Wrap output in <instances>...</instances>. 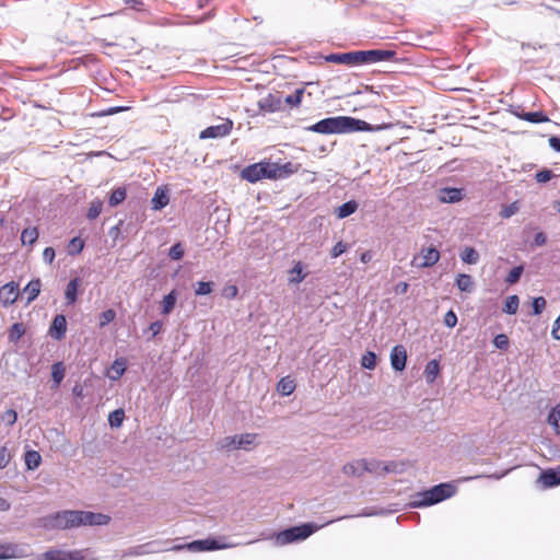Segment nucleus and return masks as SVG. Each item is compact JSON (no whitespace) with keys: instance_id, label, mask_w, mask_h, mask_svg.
<instances>
[{"instance_id":"6ab92c4d","label":"nucleus","mask_w":560,"mask_h":560,"mask_svg":"<svg viewBox=\"0 0 560 560\" xmlns=\"http://www.w3.org/2000/svg\"><path fill=\"white\" fill-rule=\"evenodd\" d=\"M462 198L463 192L458 188H443L440 192V200L442 202L454 203L460 201Z\"/></svg>"},{"instance_id":"79ce46f5","label":"nucleus","mask_w":560,"mask_h":560,"mask_svg":"<svg viewBox=\"0 0 560 560\" xmlns=\"http://www.w3.org/2000/svg\"><path fill=\"white\" fill-rule=\"evenodd\" d=\"M361 364L364 369L374 370L376 365V354L372 351H366L362 355Z\"/></svg>"},{"instance_id":"6e6552de","label":"nucleus","mask_w":560,"mask_h":560,"mask_svg":"<svg viewBox=\"0 0 560 560\" xmlns=\"http://www.w3.org/2000/svg\"><path fill=\"white\" fill-rule=\"evenodd\" d=\"M31 555V548L27 544H0V560L22 559Z\"/></svg>"},{"instance_id":"4468645a","label":"nucleus","mask_w":560,"mask_h":560,"mask_svg":"<svg viewBox=\"0 0 560 560\" xmlns=\"http://www.w3.org/2000/svg\"><path fill=\"white\" fill-rule=\"evenodd\" d=\"M537 482L541 483L542 488H552L560 485V466L557 468H548L539 475Z\"/></svg>"},{"instance_id":"cd10ccee","label":"nucleus","mask_w":560,"mask_h":560,"mask_svg":"<svg viewBox=\"0 0 560 560\" xmlns=\"http://www.w3.org/2000/svg\"><path fill=\"white\" fill-rule=\"evenodd\" d=\"M177 298H178V294L176 292V290H172L168 294H166L164 298H163V301H162V314L163 315H168L176 302H177Z\"/></svg>"},{"instance_id":"f03ea898","label":"nucleus","mask_w":560,"mask_h":560,"mask_svg":"<svg viewBox=\"0 0 560 560\" xmlns=\"http://www.w3.org/2000/svg\"><path fill=\"white\" fill-rule=\"evenodd\" d=\"M306 130L322 135H334L355 131H372L374 128L372 125L361 119L350 116H336L324 118L316 124L306 127Z\"/></svg>"},{"instance_id":"7ed1b4c3","label":"nucleus","mask_w":560,"mask_h":560,"mask_svg":"<svg viewBox=\"0 0 560 560\" xmlns=\"http://www.w3.org/2000/svg\"><path fill=\"white\" fill-rule=\"evenodd\" d=\"M456 489L451 483H440L429 490L418 492L413 495L410 506L424 508L440 503L454 495Z\"/></svg>"},{"instance_id":"72a5a7b5","label":"nucleus","mask_w":560,"mask_h":560,"mask_svg":"<svg viewBox=\"0 0 560 560\" xmlns=\"http://www.w3.org/2000/svg\"><path fill=\"white\" fill-rule=\"evenodd\" d=\"M38 238V231L36 228H27L22 231L21 242L23 245H33Z\"/></svg>"},{"instance_id":"5fc2aeb1","label":"nucleus","mask_w":560,"mask_h":560,"mask_svg":"<svg viewBox=\"0 0 560 560\" xmlns=\"http://www.w3.org/2000/svg\"><path fill=\"white\" fill-rule=\"evenodd\" d=\"M518 211V206L516 202H512L511 205L504 207L501 212H500V215L504 219H508V218H511L512 215H514L516 212Z\"/></svg>"},{"instance_id":"13d9d810","label":"nucleus","mask_w":560,"mask_h":560,"mask_svg":"<svg viewBox=\"0 0 560 560\" xmlns=\"http://www.w3.org/2000/svg\"><path fill=\"white\" fill-rule=\"evenodd\" d=\"M348 249L347 244H345L342 241L338 242L331 249V257L337 258L340 255H342Z\"/></svg>"},{"instance_id":"412c9836","label":"nucleus","mask_w":560,"mask_h":560,"mask_svg":"<svg viewBox=\"0 0 560 560\" xmlns=\"http://www.w3.org/2000/svg\"><path fill=\"white\" fill-rule=\"evenodd\" d=\"M168 201L170 198L167 192L162 188H158L153 198L151 199L152 209L161 210L167 206Z\"/></svg>"},{"instance_id":"bb28decb","label":"nucleus","mask_w":560,"mask_h":560,"mask_svg":"<svg viewBox=\"0 0 560 560\" xmlns=\"http://www.w3.org/2000/svg\"><path fill=\"white\" fill-rule=\"evenodd\" d=\"M515 115L518 118L529 121V122H533V124L549 121V118L542 112H529V113H522V114L515 113Z\"/></svg>"},{"instance_id":"f3484780","label":"nucleus","mask_w":560,"mask_h":560,"mask_svg":"<svg viewBox=\"0 0 560 560\" xmlns=\"http://www.w3.org/2000/svg\"><path fill=\"white\" fill-rule=\"evenodd\" d=\"M156 545H158L156 541H152V542H148V544H144V545H140V546H136V547L129 548L127 551H125L124 557L143 556V555H149V553L162 551L163 549L155 548Z\"/></svg>"},{"instance_id":"a19ab883","label":"nucleus","mask_w":560,"mask_h":560,"mask_svg":"<svg viewBox=\"0 0 560 560\" xmlns=\"http://www.w3.org/2000/svg\"><path fill=\"white\" fill-rule=\"evenodd\" d=\"M548 423L556 430L557 433H560V406H557L551 410L548 416Z\"/></svg>"},{"instance_id":"a211bd4d","label":"nucleus","mask_w":560,"mask_h":560,"mask_svg":"<svg viewBox=\"0 0 560 560\" xmlns=\"http://www.w3.org/2000/svg\"><path fill=\"white\" fill-rule=\"evenodd\" d=\"M370 63L392 60L396 56L395 50L389 49H371L368 50Z\"/></svg>"},{"instance_id":"8fccbe9b","label":"nucleus","mask_w":560,"mask_h":560,"mask_svg":"<svg viewBox=\"0 0 560 560\" xmlns=\"http://www.w3.org/2000/svg\"><path fill=\"white\" fill-rule=\"evenodd\" d=\"M83 246H84V243L80 237H73L70 241L68 252L70 255H77L82 252Z\"/></svg>"},{"instance_id":"0eeeda50","label":"nucleus","mask_w":560,"mask_h":560,"mask_svg":"<svg viewBox=\"0 0 560 560\" xmlns=\"http://www.w3.org/2000/svg\"><path fill=\"white\" fill-rule=\"evenodd\" d=\"M257 436L258 435L256 433L226 436L221 441V447L232 450H250V447L256 444Z\"/></svg>"},{"instance_id":"c03bdc74","label":"nucleus","mask_w":560,"mask_h":560,"mask_svg":"<svg viewBox=\"0 0 560 560\" xmlns=\"http://www.w3.org/2000/svg\"><path fill=\"white\" fill-rule=\"evenodd\" d=\"M213 290V282L198 281L195 285L196 295H207Z\"/></svg>"},{"instance_id":"338daca9","label":"nucleus","mask_w":560,"mask_h":560,"mask_svg":"<svg viewBox=\"0 0 560 560\" xmlns=\"http://www.w3.org/2000/svg\"><path fill=\"white\" fill-rule=\"evenodd\" d=\"M549 145L556 152H560V138L552 136L549 138Z\"/></svg>"},{"instance_id":"f8f14e48","label":"nucleus","mask_w":560,"mask_h":560,"mask_svg":"<svg viewBox=\"0 0 560 560\" xmlns=\"http://www.w3.org/2000/svg\"><path fill=\"white\" fill-rule=\"evenodd\" d=\"M66 332H67L66 316L62 314H58L54 317L52 323L49 327L48 334L52 339L60 341L65 338Z\"/></svg>"},{"instance_id":"2eb2a0df","label":"nucleus","mask_w":560,"mask_h":560,"mask_svg":"<svg viewBox=\"0 0 560 560\" xmlns=\"http://www.w3.org/2000/svg\"><path fill=\"white\" fill-rule=\"evenodd\" d=\"M407 352L402 346H395L390 351V364L395 371H402L406 368Z\"/></svg>"},{"instance_id":"1a4fd4ad","label":"nucleus","mask_w":560,"mask_h":560,"mask_svg":"<svg viewBox=\"0 0 560 560\" xmlns=\"http://www.w3.org/2000/svg\"><path fill=\"white\" fill-rule=\"evenodd\" d=\"M380 464L376 462H369L360 459L348 463L343 466V472L348 476H361L364 471L376 472Z\"/></svg>"},{"instance_id":"e433bc0d","label":"nucleus","mask_w":560,"mask_h":560,"mask_svg":"<svg viewBox=\"0 0 560 560\" xmlns=\"http://www.w3.org/2000/svg\"><path fill=\"white\" fill-rule=\"evenodd\" d=\"M520 299L517 295H510L506 298L503 312L510 315H514L518 310Z\"/></svg>"},{"instance_id":"e2e57ef3","label":"nucleus","mask_w":560,"mask_h":560,"mask_svg":"<svg viewBox=\"0 0 560 560\" xmlns=\"http://www.w3.org/2000/svg\"><path fill=\"white\" fill-rule=\"evenodd\" d=\"M551 336L553 339L560 340V315L557 317V319L553 323Z\"/></svg>"},{"instance_id":"de8ad7c7","label":"nucleus","mask_w":560,"mask_h":560,"mask_svg":"<svg viewBox=\"0 0 560 560\" xmlns=\"http://www.w3.org/2000/svg\"><path fill=\"white\" fill-rule=\"evenodd\" d=\"M185 249L182 243H175L168 250V257L172 260H179L184 257Z\"/></svg>"},{"instance_id":"69168bd1","label":"nucleus","mask_w":560,"mask_h":560,"mask_svg":"<svg viewBox=\"0 0 560 560\" xmlns=\"http://www.w3.org/2000/svg\"><path fill=\"white\" fill-rule=\"evenodd\" d=\"M547 243V236L544 232H538L534 236V244L536 246H542Z\"/></svg>"},{"instance_id":"c85d7f7f","label":"nucleus","mask_w":560,"mask_h":560,"mask_svg":"<svg viewBox=\"0 0 560 560\" xmlns=\"http://www.w3.org/2000/svg\"><path fill=\"white\" fill-rule=\"evenodd\" d=\"M456 287L462 292H471L474 290V280L471 276L459 273L456 278Z\"/></svg>"},{"instance_id":"4c0bfd02","label":"nucleus","mask_w":560,"mask_h":560,"mask_svg":"<svg viewBox=\"0 0 560 560\" xmlns=\"http://www.w3.org/2000/svg\"><path fill=\"white\" fill-rule=\"evenodd\" d=\"M291 277L289 278V281L291 283H300L305 279V273H303V266L299 261L294 265V267L290 270Z\"/></svg>"},{"instance_id":"f704fd0d","label":"nucleus","mask_w":560,"mask_h":560,"mask_svg":"<svg viewBox=\"0 0 560 560\" xmlns=\"http://www.w3.org/2000/svg\"><path fill=\"white\" fill-rule=\"evenodd\" d=\"M126 196H127L126 188L118 187V188L114 189L108 198L109 206L116 207V206L120 205L126 199Z\"/></svg>"},{"instance_id":"b1692460","label":"nucleus","mask_w":560,"mask_h":560,"mask_svg":"<svg viewBox=\"0 0 560 560\" xmlns=\"http://www.w3.org/2000/svg\"><path fill=\"white\" fill-rule=\"evenodd\" d=\"M24 462L28 470H35L42 463V456L37 451L28 450L24 454Z\"/></svg>"},{"instance_id":"680f3d73","label":"nucleus","mask_w":560,"mask_h":560,"mask_svg":"<svg viewBox=\"0 0 560 560\" xmlns=\"http://www.w3.org/2000/svg\"><path fill=\"white\" fill-rule=\"evenodd\" d=\"M113 370L115 371L116 373V376H113L114 380H117L119 378L124 372H125V363L124 362H119L118 360H116L113 364Z\"/></svg>"},{"instance_id":"ea45409f","label":"nucleus","mask_w":560,"mask_h":560,"mask_svg":"<svg viewBox=\"0 0 560 560\" xmlns=\"http://www.w3.org/2000/svg\"><path fill=\"white\" fill-rule=\"evenodd\" d=\"M125 412L122 409H116L108 416V423L112 428H119L122 424Z\"/></svg>"},{"instance_id":"4be33fe9","label":"nucleus","mask_w":560,"mask_h":560,"mask_svg":"<svg viewBox=\"0 0 560 560\" xmlns=\"http://www.w3.org/2000/svg\"><path fill=\"white\" fill-rule=\"evenodd\" d=\"M80 282L81 281L79 278H73L68 282L66 292H65L67 304L71 305L77 301Z\"/></svg>"},{"instance_id":"3c124183","label":"nucleus","mask_w":560,"mask_h":560,"mask_svg":"<svg viewBox=\"0 0 560 560\" xmlns=\"http://www.w3.org/2000/svg\"><path fill=\"white\" fill-rule=\"evenodd\" d=\"M546 299L544 296H537L533 300V315H540L546 307Z\"/></svg>"},{"instance_id":"5701e85b","label":"nucleus","mask_w":560,"mask_h":560,"mask_svg":"<svg viewBox=\"0 0 560 560\" xmlns=\"http://www.w3.org/2000/svg\"><path fill=\"white\" fill-rule=\"evenodd\" d=\"M300 167H301L300 164L292 163V162H287L284 164L278 163V170H276V171L280 175L277 176V179H283V178H287V177L298 173Z\"/></svg>"},{"instance_id":"7c9ffc66","label":"nucleus","mask_w":560,"mask_h":560,"mask_svg":"<svg viewBox=\"0 0 560 560\" xmlns=\"http://www.w3.org/2000/svg\"><path fill=\"white\" fill-rule=\"evenodd\" d=\"M440 372V364L436 360H430L424 369V376L428 383H433Z\"/></svg>"},{"instance_id":"6e6d98bb","label":"nucleus","mask_w":560,"mask_h":560,"mask_svg":"<svg viewBox=\"0 0 560 560\" xmlns=\"http://www.w3.org/2000/svg\"><path fill=\"white\" fill-rule=\"evenodd\" d=\"M443 323L448 328L455 327L457 324V315L455 314V312L452 310L446 312V314L444 315Z\"/></svg>"},{"instance_id":"774afa93","label":"nucleus","mask_w":560,"mask_h":560,"mask_svg":"<svg viewBox=\"0 0 560 560\" xmlns=\"http://www.w3.org/2000/svg\"><path fill=\"white\" fill-rule=\"evenodd\" d=\"M408 288H409V285L407 282H399L395 287V292L398 294H404L407 292Z\"/></svg>"},{"instance_id":"2f4dec72","label":"nucleus","mask_w":560,"mask_h":560,"mask_svg":"<svg viewBox=\"0 0 560 560\" xmlns=\"http://www.w3.org/2000/svg\"><path fill=\"white\" fill-rule=\"evenodd\" d=\"M25 334V327L23 323H14L8 334V338L10 342L16 343Z\"/></svg>"},{"instance_id":"f257e3e1","label":"nucleus","mask_w":560,"mask_h":560,"mask_svg":"<svg viewBox=\"0 0 560 560\" xmlns=\"http://www.w3.org/2000/svg\"><path fill=\"white\" fill-rule=\"evenodd\" d=\"M109 521L110 517L103 513L66 510L48 516L45 526L68 529L86 525H107Z\"/></svg>"},{"instance_id":"ddd939ff","label":"nucleus","mask_w":560,"mask_h":560,"mask_svg":"<svg viewBox=\"0 0 560 560\" xmlns=\"http://www.w3.org/2000/svg\"><path fill=\"white\" fill-rule=\"evenodd\" d=\"M282 96L280 94H268L258 102V107L262 112L275 113L282 107Z\"/></svg>"},{"instance_id":"c9c22d12","label":"nucleus","mask_w":560,"mask_h":560,"mask_svg":"<svg viewBox=\"0 0 560 560\" xmlns=\"http://www.w3.org/2000/svg\"><path fill=\"white\" fill-rule=\"evenodd\" d=\"M51 377L55 383L54 388L59 387L65 377V368L61 362H57L51 366Z\"/></svg>"},{"instance_id":"39448f33","label":"nucleus","mask_w":560,"mask_h":560,"mask_svg":"<svg viewBox=\"0 0 560 560\" xmlns=\"http://www.w3.org/2000/svg\"><path fill=\"white\" fill-rule=\"evenodd\" d=\"M276 170H278V163L259 162L246 166L242 171V177L249 183H256L262 178L277 179L280 174Z\"/></svg>"},{"instance_id":"423d86ee","label":"nucleus","mask_w":560,"mask_h":560,"mask_svg":"<svg viewBox=\"0 0 560 560\" xmlns=\"http://www.w3.org/2000/svg\"><path fill=\"white\" fill-rule=\"evenodd\" d=\"M237 546V544L232 542H221L219 539L215 538H207V539H199L194 540L186 545H174L168 550H183L187 549L191 552H201V551H212V550H220L225 548H232Z\"/></svg>"},{"instance_id":"9b49d317","label":"nucleus","mask_w":560,"mask_h":560,"mask_svg":"<svg viewBox=\"0 0 560 560\" xmlns=\"http://www.w3.org/2000/svg\"><path fill=\"white\" fill-rule=\"evenodd\" d=\"M19 298V287L15 282L5 283L0 288V303L8 307L16 302Z\"/></svg>"},{"instance_id":"58836bf2","label":"nucleus","mask_w":560,"mask_h":560,"mask_svg":"<svg viewBox=\"0 0 560 560\" xmlns=\"http://www.w3.org/2000/svg\"><path fill=\"white\" fill-rule=\"evenodd\" d=\"M103 201L101 199H94L91 201L89 210H88V219L95 220L102 212Z\"/></svg>"},{"instance_id":"37998d69","label":"nucleus","mask_w":560,"mask_h":560,"mask_svg":"<svg viewBox=\"0 0 560 560\" xmlns=\"http://www.w3.org/2000/svg\"><path fill=\"white\" fill-rule=\"evenodd\" d=\"M523 271H524V267L522 265L512 268L510 270L508 277L505 278V282L509 284L516 283L520 280V278L522 277Z\"/></svg>"},{"instance_id":"c756f323","label":"nucleus","mask_w":560,"mask_h":560,"mask_svg":"<svg viewBox=\"0 0 560 560\" xmlns=\"http://www.w3.org/2000/svg\"><path fill=\"white\" fill-rule=\"evenodd\" d=\"M460 259L468 265H476L479 261V253L474 247H465L460 254Z\"/></svg>"},{"instance_id":"a18cd8bd","label":"nucleus","mask_w":560,"mask_h":560,"mask_svg":"<svg viewBox=\"0 0 560 560\" xmlns=\"http://www.w3.org/2000/svg\"><path fill=\"white\" fill-rule=\"evenodd\" d=\"M303 93L302 89L295 90L294 93L287 95L282 101L290 106H298L301 104Z\"/></svg>"},{"instance_id":"4d7b16f0","label":"nucleus","mask_w":560,"mask_h":560,"mask_svg":"<svg viewBox=\"0 0 560 560\" xmlns=\"http://www.w3.org/2000/svg\"><path fill=\"white\" fill-rule=\"evenodd\" d=\"M2 420L9 425H13L18 420V413L13 409H9L2 413Z\"/></svg>"},{"instance_id":"0e129e2a","label":"nucleus","mask_w":560,"mask_h":560,"mask_svg":"<svg viewBox=\"0 0 560 560\" xmlns=\"http://www.w3.org/2000/svg\"><path fill=\"white\" fill-rule=\"evenodd\" d=\"M162 327H163L162 322L155 320L150 324L149 329L152 332V336L155 337L156 335H159L161 332Z\"/></svg>"},{"instance_id":"9d476101","label":"nucleus","mask_w":560,"mask_h":560,"mask_svg":"<svg viewBox=\"0 0 560 560\" xmlns=\"http://www.w3.org/2000/svg\"><path fill=\"white\" fill-rule=\"evenodd\" d=\"M233 128V121L230 119H224L219 125L209 126L206 129H203L199 138L200 139H217V138H223L228 136Z\"/></svg>"},{"instance_id":"473e14b6","label":"nucleus","mask_w":560,"mask_h":560,"mask_svg":"<svg viewBox=\"0 0 560 560\" xmlns=\"http://www.w3.org/2000/svg\"><path fill=\"white\" fill-rule=\"evenodd\" d=\"M278 392L283 396L291 395L295 389L294 381L291 380L289 376L282 377L278 383Z\"/></svg>"},{"instance_id":"20e7f679","label":"nucleus","mask_w":560,"mask_h":560,"mask_svg":"<svg viewBox=\"0 0 560 560\" xmlns=\"http://www.w3.org/2000/svg\"><path fill=\"white\" fill-rule=\"evenodd\" d=\"M318 528H320V526H317L313 523H306L300 526H292L278 533L275 536V544L277 546H285L288 544L304 540L307 537H310L313 533H315Z\"/></svg>"},{"instance_id":"09e8293b","label":"nucleus","mask_w":560,"mask_h":560,"mask_svg":"<svg viewBox=\"0 0 560 560\" xmlns=\"http://www.w3.org/2000/svg\"><path fill=\"white\" fill-rule=\"evenodd\" d=\"M116 317V312L113 308H108L100 315V327H105Z\"/></svg>"},{"instance_id":"aec40b11","label":"nucleus","mask_w":560,"mask_h":560,"mask_svg":"<svg viewBox=\"0 0 560 560\" xmlns=\"http://www.w3.org/2000/svg\"><path fill=\"white\" fill-rule=\"evenodd\" d=\"M358 202L355 200H349L335 210V214L338 219H345L353 214L358 210Z\"/></svg>"},{"instance_id":"864d4df0","label":"nucleus","mask_w":560,"mask_h":560,"mask_svg":"<svg viewBox=\"0 0 560 560\" xmlns=\"http://www.w3.org/2000/svg\"><path fill=\"white\" fill-rule=\"evenodd\" d=\"M11 459V454L7 446H0V469L8 466Z\"/></svg>"},{"instance_id":"a878e982","label":"nucleus","mask_w":560,"mask_h":560,"mask_svg":"<svg viewBox=\"0 0 560 560\" xmlns=\"http://www.w3.org/2000/svg\"><path fill=\"white\" fill-rule=\"evenodd\" d=\"M40 287L42 283L39 279H33L26 284L23 291L27 294V304L33 302L38 296Z\"/></svg>"},{"instance_id":"dca6fc26","label":"nucleus","mask_w":560,"mask_h":560,"mask_svg":"<svg viewBox=\"0 0 560 560\" xmlns=\"http://www.w3.org/2000/svg\"><path fill=\"white\" fill-rule=\"evenodd\" d=\"M422 261L419 267L427 268L434 266L440 259V252L435 247H427L421 250Z\"/></svg>"},{"instance_id":"49530a36","label":"nucleus","mask_w":560,"mask_h":560,"mask_svg":"<svg viewBox=\"0 0 560 560\" xmlns=\"http://www.w3.org/2000/svg\"><path fill=\"white\" fill-rule=\"evenodd\" d=\"M353 66L370 65L368 50L352 51Z\"/></svg>"},{"instance_id":"bf43d9fd","label":"nucleus","mask_w":560,"mask_h":560,"mask_svg":"<svg viewBox=\"0 0 560 560\" xmlns=\"http://www.w3.org/2000/svg\"><path fill=\"white\" fill-rule=\"evenodd\" d=\"M552 176L553 174L550 170H542L536 173L535 178L538 183H547Z\"/></svg>"},{"instance_id":"052dcab7","label":"nucleus","mask_w":560,"mask_h":560,"mask_svg":"<svg viewBox=\"0 0 560 560\" xmlns=\"http://www.w3.org/2000/svg\"><path fill=\"white\" fill-rule=\"evenodd\" d=\"M43 259L46 264H51L55 259V249L52 247H46L43 252Z\"/></svg>"},{"instance_id":"393cba45","label":"nucleus","mask_w":560,"mask_h":560,"mask_svg":"<svg viewBox=\"0 0 560 560\" xmlns=\"http://www.w3.org/2000/svg\"><path fill=\"white\" fill-rule=\"evenodd\" d=\"M352 51L341 54H330L325 57L327 62H334L339 65L353 66Z\"/></svg>"},{"instance_id":"603ef678","label":"nucleus","mask_w":560,"mask_h":560,"mask_svg":"<svg viewBox=\"0 0 560 560\" xmlns=\"http://www.w3.org/2000/svg\"><path fill=\"white\" fill-rule=\"evenodd\" d=\"M493 345L500 350H505L509 347V338L505 334H499L493 339Z\"/></svg>"}]
</instances>
